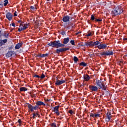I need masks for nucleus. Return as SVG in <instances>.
<instances>
[{"label":"nucleus","instance_id":"nucleus-43","mask_svg":"<svg viewBox=\"0 0 127 127\" xmlns=\"http://www.w3.org/2000/svg\"><path fill=\"white\" fill-rule=\"evenodd\" d=\"M18 123L20 125V124H21V120L19 119L18 120Z\"/></svg>","mask_w":127,"mask_h":127},{"label":"nucleus","instance_id":"nucleus-2","mask_svg":"<svg viewBox=\"0 0 127 127\" xmlns=\"http://www.w3.org/2000/svg\"><path fill=\"white\" fill-rule=\"evenodd\" d=\"M124 9L123 7L121 5L117 6L112 11V14H114L115 16L120 15L121 13H123Z\"/></svg>","mask_w":127,"mask_h":127},{"label":"nucleus","instance_id":"nucleus-21","mask_svg":"<svg viewBox=\"0 0 127 127\" xmlns=\"http://www.w3.org/2000/svg\"><path fill=\"white\" fill-rule=\"evenodd\" d=\"M47 56H48V54H43L39 55V57H42V58L43 57H47Z\"/></svg>","mask_w":127,"mask_h":127},{"label":"nucleus","instance_id":"nucleus-27","mask_svg":"<svg viewBox=\"0 0 127 127\" xmlns=\"http://www.w3.org/2000/svg\"><path fill=\"white\" fill-rule=\"evenodd\" d=\"M6 42H7V39L2 40V43H3V45H4Z\"/></svg>","mask_w":127,"mask_h":127},{"label":"nucleus","instance_id":"nucleus-3","mask_svg":"<svg viewBox=\"0 0 127 127\" xmlns=\"http://www.w3.org/2000/svg\"><path fill=\"white\" fill-rule=\"evenodd\" d=\"M96 85L100 87V89H102V90H104L106 91L107 90V86L105 85L104 81L102 80H97L96 81Z\"/></svg>","mask_w":127,"mask_h":127},{"label":"nucleus","instance_id":"nucleus-12","mask_svg":"<svg viewBox=\"0 0 127 127\" xmlns=\"http://www.w3.org/2000/svg\"><path fill=\"white\" fill-rule=\"evenodd\" d=\"M107 47V44H100L97 46V48H98V49H99L100 50L102 49H106Z\"/></svg>","mask_w":127,"mask_h":127},{"label":"nucleus","instance_id":"nucleus-33","mask_svg":"<svg viewBox=\"0 0 127 127\" xmlns=\"http://www.w3.org/2000/svg\"><path fill=\"white\" fill-rule=\"evenodd\" d=\"M70 43H71V45H75V41L74 40H71L70 41Z\"/></svg>","mask_w":127,"mask_h":127},{"label":"nucleus","instance_id":"nucleus-46","mask_svg":"<svg viewBox=\"0 0 127 127\" xmlns=\"http://www.w3.org/2000/svg\"><path fill=\"white\" fill-rule=\"evenodd\" d=\"M1 37V31L0 30V38Z\"/></svg>","mask_w":127,"mask_h":127},{"label":"nucleus","instance_id":"nucleus-26","mask_svg":"<svg viewBox=\"0 0 127 127\" xmlns=\"http://www.w3.org/2000/svg\"><path fill=\"white\" fill-rule=\"evenodd\" d=\"M8 3V0H4V6H6L7 5V4Z\"/></svg>","mask_w":127,"mask_h":127},{"label":"nucleus","instance_id":"nucleus-24","mask_svg":"<svg viewBox=\"0 0 127 127\" xmlns=\"http://www.w3.org/2000/svg\"><path fill=\"white\" fill-rule=\"evenodd\" d=\"M80 66H83V67H86L87 66V63H85L84 62H82L79 64Z\"/></svg>","mask_w":127,"mask_h":127},{"label":"nucleus","instance_id":"nucleus-44","mask_svg":"<svg viewBox=\"0 0 127 127\" xmlns=\"http://www.w3.org/2000/svg\"><path fill=\"white\" fill-rule=\"evenodd\" d=\"M12 48H13V46H11V47H10L9 48V50H11V49H12Z\"/></svg>","mask_w":127,"mask_h":127},{"label":"nucleus","instance_id":"nucleus-41","mask_svg":"<svg viewBox=\"0 0 127 127\" xmlns=\"http://www.w3.org/2000/svg\"><path fill=\"white\" fill-rule=\"evenodd\" d=\"M14 16H17V12L16 11H15L14 12Z\"/></svg>","mask_w":127,"mask_h":127},{"label":"nucleus","instance_id":"nucleus-20","mask_svg":"<svg viewBox=\"0 0 127 127\" xmlns=\"http://www.w3.org/2000/svg\"><path fill=\"white\" fill-rule=\"evenodd\" d=\"M93 36V33L91 32V31H89L85 35L86 37H89V36Z\"/></svg>","mask_w":127,"mask_h":127},{"label":"nucleus","instance_id":"nucleus-19","mask_svg":"<svg viewBox=\"0 0 127 127\" xmlns=\"http://www.w3.org/2000/svg\"><path fill=\"white\" fill-rule=\"evenodd\" d=\"M13 53L12 51H8L6 54V57H11L12 56Z\"/></svg>","mask_w":127,"mask_h":127},{"label":"nucleus","instance_id":"nucleus-7","mask_svg":"<svg viewBox=\"0 0 127 127\" xmlns=\"http://www.w3.org/2000/svg\"><path fill=\"white\" fill-rule=\"evenodd\" d=\"M106 118H105V121L107 123H109L111 119H112V112L108 111L106 113Z\"/></svg>","mask_w":127,"mask_h":127},{"label":"nucleus","instance_id":"nucleus-29","mask_svg":"<svg viewBox=\"0 0 127 127\" xmlns=\"http://www.w3.org/2000/svg\"><path fill=\"white\" fill-rule=\"evenodd\" d=\"M51 127H57L56 126V124L55 123H53L51 124Z\"/></svg>","mask_w":127,"mask_h":127},{"label":"nucleus","instance_id":"nucleus-18","mask_svg":"<svg viewBox=\"0 0 127 127\" xmlns=\"http://www.w3.org/2000/svg\"><path fill=\"white\" fill-rule=\"evenodd\" d=\"M21 46H22V43H19L16 44V45L15 47V49H19V48H20V47H21Z\"/></svg>","mask_w":127,"mask_h":127},{"label":"nucleus","instance_id":"nucleus-28","mask_svg":"<svg viewBox=\"0 0 127 127\" xmlns=\"http://www.w3.org/2000/svg\"><path fill=\"white\" fill-rule=\"evenodd\" d=\"M37 116H38V117L39 116V115H38V113H37V114L33 113V119H35V117H37Z\"/></svg>","mask_w":127,"mask_h":127},{"label":"nucleus","instance_id":"nucleus-16","mask_svg":"<svg viewBox=\"0 0 127 127\" xmlns=\"http://www.w3.org/2000/svg\"><path fill=\"white\" fill-rule=\"evenodd\" d=\"M83 77L84 81H86V82H88V81H89V80L90 79V76H89L88 74L84 75Z\"/></svg>","mask_w":127,"mask_h":127},{"label":"nucleus","instance_id":"nucleus-23","mask_svg":"<svg viewBox=\"0 0 127 127\" xmlns=\"http://www.w3.org/2000/svg\"><path fill=\"white\" fill-rule=\"evenodd\" d=\"M27 91V88H26V87H22L20 88V92H23V91Z\"/></svg>","mask_w":127,"mask_h":127},{"label":"nucleus","instance_id":"nucleus-32","mask_svg":"<svg viewBox=\"0 0 127 127\" xmlns=\"http://www.w3.org/2000/svg\"><path fill=\"white\" fill-rule=\"evenodd\" d=\"M30 8L31 9H32V10H36V7L35 6H31Z\"/></svg>","mask_w":127,"mask_h":127},{"label":"nucleus","instance_id":"nucleus-25","mask_svg":"<svg viewBox=\"0 0 127 127\" xmlns=\"http://www.w3.org/2000/svg\"><path fill=\"white\" fill-rule=\"evenodd\" d=\"M73 61L75 63H77L78 61H79V59H78V58H77V57L74 56L73 57Z\"/></svg>","mask_w":127,"mask_h":127},{"label":"nucleus","instance_id":"nucleus-47","mask_svg":"<svg viewBox=\"0 0 127 127\" xmlns=\"http://www.w3.org/2000/svg\"><path fill=\"white\" fill-rule=\"evenodd\" d=\"M18 22H21V21L19 20V21H18Z\"/></svg>","mask_w":127,"mask_h":127},{"label":"nucleus","instance_id":"nucleus-8","mask_svg":"<svg viewBox=\"0 0 127 127\" xmlns=\"http://www.w3.org/2000/svg\"><path fill=\"white\" fill-rule=\"evenodd\" d=\"M70 49L69 48H62L60 49H56V53H61L62 52H64V51H67V50H69Z\"/></svg>","mask_w":127,"mask_h":127},{"label":"nucleus","instance_id":"nucleus-9","mask_svg":"<svg viewBox=\"0 0 127 127\" xmlns=\"http://www.w3.org/2000/svg\"><path fill=\"white\" fill-rule=\"evenodd\" d=\"M59 108H60V105H58L54 108L53 112L56 114L57 116H60V113H59Z\"/></svg>","mask_w":127,"mask_h":127},{"label":"nucleus","instance_id":"nucleus-48","mask_svg":"<svg viewBox=\"0 0 127 127\" xmlns=\"http://www.w3.org/2000/svg\"><path fill=\"white\" fill-rule=\"evenodd\" d=\"M47 0L48 1H49V0Z\"/></svg>","mask_w":127,"mask_h":127},{"label":"nucleus","instance_id":"nucleus-49","mask_svg":"<svg viewBox=\"0 0 127 127\" xmlns=\"http://www.w3.org/2000/svg\"><path fill=\"white\" fill-rule=\"evenodd\" d=\"M126 56L127 57V54L126 55Z\"/></svg>","mask_w":127,"mask_h":127},{"label":"nucleus","instance_id":"nucleus-45","mask_svg":"<svg viewBox=\"0 0 127 127\" xmlns=\"http://www.w3.org/2000/svg\"><path fill=\"white\" fill-rule=\"evenodd\" d=\"M80 33H81V32H77L75 33V35H78V34H80Z\"/></svg>","mask_w":127,"mask_h":127},{"label":"nucleus","instance_id":"nucleus-11","mask_svg":"<svg viewBox=\"0 0 127 127\" xmlns=\"http://www.w3.org/2000/svg\"><path fill=\"white\" fill-rule=\"evenodd\" d=\"M65 81L64 80H60L59 79H57L55 82L56 86H60L62 84H64Z\"/></svg>","mask_w":127,"mask_h":127},{"label":"nucleus","instance_id":"nucleus-36","mask_svg":"<svg viewBox=\"0 0 127 127\" xmlns=\"http://www.w3.org/2000/svg\"><path fill=\"white\" fill-rule=\"evenodd\" d=\"M9 35V34L7 33H5L4 35V36H5V37H6V38H8V36Z\"/></svg>","mask_w":127,"mask_h":127},{"label":"nucleus","instance_id":"nucleus-31","mask_svg":"<svg viewBox=\"0 0 127 127\" xmlns=\"http://www.w3.org/2000/svg\"><path fill=\"white\" fill-rule=\"evenodd\" d=\"M96 18L95 17V16L94 15H91V20H95Z\"/></svg>","mask_w":127,"mask_h":127},{"label":"nucleus","instance_id":"nucleus-22","mask_svg":"<svg viewBox=\"0 0 127 127\" xmlns=\"http://www.w3.org/2000/svg\"><path fill=\"white\" fill-rule=\"evenodd\" d=\"M101 43L99 42V41H96V42H93V45L94 46H97V45H99V44H100Z\"/></svg>","mask_w":127,"mask_h":127},{"label":"nucleus","instance_id":"nucleus-13","mask_svg":"<svg viewBox=\"0 0 127 127\" xmlns=\"http://www.w3.org/2000/svg\"><path fill=\"white\" fill-rule=\"evenodd\" d=\"M6 17L9 21H10V20H12V14L9 12L6 13Z\"/></svg>","mask_w":127,"mask_h":127},{"label":"nucleus","instance_id":"nucleus-38","mask_svg":"<svg viewBox=\"0 0 127 127\" xmlns=\"http://www.w3.org/2000/svg\"><path fill=\"white\" fill-rule=\"evenodd\" d=\"M101 115V114H95V118H98L99 117H100V116Z\"/></svg>","mask_w":127,"mask_h":127},{"label":"nucleus","instance_id":"nucleus-17","mask_svg":"<svg viewBox=\"0 0 127 127\" xmlns=\"http://www.w3.org/2000/svg\"><path fill=\"white\" fill-rule=\"evenodd\" d=\"M36 105H37L38 107L39 106H44V107H45V103L42 101H37L36 102Z\"/></svg>","mask_w":127,"mask_h":127},{"label":"nucleus","instance_id":"nucleus-6","mask_svg":"<svg viewBox=\"0 0 127 127\" xmlns=\"http://www.w3.org/2000/svg\"><path fill=\"white\" fill-rule=\"evenodd\" d=\"M28 105V108L29 109V110L30 112H34V110H38L39 109V106H38L37 105H35V106H32L31 104L29 103H27Z\"/></svg>","mask_w":127,"mask_h":127},{"label":"nucleus","instance_id":"nucleus-42","mask_svg":"<svg viewBox=\"0 0 127 127\" xmlns=\"http://www.w3.org/2000/svg\"><path fill=\"white\" fill-rule=\"evenodd\" d=\"M11 26H13V27H15V23H14V22L12 23Z\"/></svg>","mask_w":127,"mask_h":127},{"label":"nucleus","instance_id":"nucleus-35","mask_svg":"<svg viewBox=\"0 0 127 127\" xmlns=\"http://www.w3.org/2000/svg\"><path fill=\"white\" fill-rule=\"evenodd\" d=\"M41 79H44L45 78V75L44 74L42 73L41 77H40Z\"/></svg>","mask_w":127,"mask_h":127},{"label":"nucleus","instance_id":"nucleus-14","mask_svg":"<svg viewBox=\"0 0 127 127\" xmlns=\"http://www.w3.org/2000/svg\"><path fill=\"white\" fill-rule=\"evenodd\" d=\"M70 21V17L68 15L64 16L63 18V21L64 22H68Z\"/></svg>","mask_w":127,"mask_h":127},{"label":"nucleus","instance_id":"nucleus-5","mask_svg":"<svg viewBox=\"0 0 127 127\" xmlns=\"http://www.w3.org/2000/svg\"><path fill=\"white\" fill-rule=\"evenodd\" d=\"M101 56H111L114 55V52L110 50H107L100 53Z\"/></svg>","mask_w":127,"mask_h":127},{"label":"nucleus","instance_id":"nucleus-34","mask_svg":"<svg viewBox=\"0 0 127 127\" xmlns=\"http://www.w3.org/2000/svg\"><path fill=\"white\" fill-rule=\"evenodd\" d=\"M68 113L70 114V115H74L75 113H74V112H73V111L70 110L68 111Z\"/></svg>","mask_w":127,"mask_h":127},{"label":"nucleus","instance_id":"nucleus-4","mask_svg":"<svg viewBox=\"0 0 127 127\" xmlns=\"http://www.w3.org/2000/svg\"><path fill=\"white\" fill-rule=\"evenodd\" d=\"M29 26V25H28V24H23L21 23L20 24L18 31H19V32H20V31L25 30V29H26L27 28H28Z\"/></svg>","mask_w":127,"mask_h":127},{"label":"nucleus","instance_id":"nucleus-50","mask_svg":"<svg viewBox=\"0 0 127 127\" xmlns=\"http://www.w3.org/2000/svg\"><path fill=\"white\" fill-rule=\"evenodd\" d=\"M63 1H64V0H62Z\"/></svg>","mask_w":127,"mask_h":127},{"label":"nucleus","instance_id":"nucleus-30","mask_svg":"<svg viewBox=\"0 0 127 127\" xmlns=\"http://www.w3.org/2000/svg\"><path fill=\"white\" fill-rule=\"evenodd\" d=\"M102 19H96L95 20V21L96 22H101V21H102Z\"/></svg>","mask_w":127,"mask_h":127},{"label":"nucleus","instance_id":"nucleus-1","mask_svg":"<svg viewBox=\"0 0 127 127\" xmlns=\"http://www.w3.org/2000/svg\"><path fill=\"white\" fill-rule=\"evenodd\" d=\"M69 41H70V39L69 38H65L64 39V44H61L60 41L58 40L49 43L48 45H49V46H51L52 47L59 48V47H64L65 44H67Z\"/></svg>","mask_w":127,"mask_h":127},{"label":"nucleus","instance_id":"nucleus-10","mask_svg":"<svg viewBox=\"0 0 127 127\" xmlns=\"http://www.w3.org/2000/svg\"><path fill=\"white\" fill-rule=\"evenodd\" d=\"M89 89L91 92H97L98 91V87L94 85H89Z\"/></svg>","mask_w":127,"mask_h":127},{"label":"nucleus","instance_id":"nucleus-15","mask_svg":"<svg viewBox=\"0 0 127 127\" xmlns=\"http://www.w3.org/2000/svg\"><path fill=\"white\" fill-rule=\"evenodd\" d=\"M85 45L86 46H87V47H90V46H91L92 47H93V42L92 41H90V42H87L85 43Z\"/></svg>","mask_w":127,"mask_h":127},{"label":"nucleus","instance_id":"nucleus-37","mask_svg":"<svg viewBox=\"0 0 127 127\" xmlns=\"http://www.w3.org/2000/svg\"><path fill=\"white\" fill-rule=\"evenodd\" d=\"M3 43H2V40H0V46H2Z\"/></svg>","mask_w":127,"mask_h":127},{"label":"nucleus","instance_id":"nucleus-39","mask_svg":"<svg viewBox=\"0 0 127 127\" xmlns=\"http://www.w3.org/2000/svg\"><path fill=\"white\" fill-rule=\"evenodd\" d=\"M95 114H93L92 113L90 114V117H91L92 118H96Z\"/></svg>","mask_w":127,"mask_h":127},{"label":"nucleus","instance_id":"nucleus-40","mask_svg":"<svg viewBox=\"0 0 127 127\" xmlns=\"http://www.w3.org/2000/svg\"><path fill=\"white\" fill-rule=\"evenodd\" d=\"M34 77H36V78H40V76L37 74H35L34 75Z\"/></svg>","mask_w":127,"mask_h":127}]
</instances>
